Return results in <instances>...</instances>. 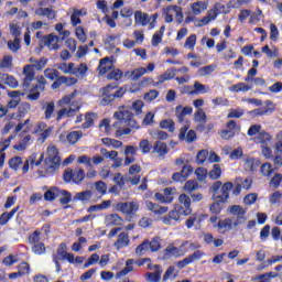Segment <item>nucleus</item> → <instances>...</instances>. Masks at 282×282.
Instances as JSON below:
<instances>
[{
    "mask_svg": "<svg viewBox=\"0 0 282 282\" xmlns=\"http://www.w3.org/2000/svg\"><path fill=\"white\" fill-rule=\"evenodd\" d=\"M116 122L112 124L116 131V138H122V135H130L131 129H138V121L133 119V112L127 107L122 106L119 111L113 113Z\"/></svg>",
    "mask_w": 282,
    "mask_h": 282,
    "instance_id": "nucleus-1",
    "label": "nucleus"
},
{
    "mask_svg": "<svg viewBox=\"0 0 282 282\" xmlns=\"http://www.w3.org/2000/svg\"><path fill=\"white\" fill-rule=\"evenodd\" d=\"M227 213L229 215H232L236 217L235 221H232V218H225L218 220L216 225H214V228H218L221 232H230L232 228H237V226H241V224H245L246 219V208H243L241 205H231L227 208Z\"/></svg>",
    "mask_w": 282,
    "mask_h": 282,
    "instance_id": "nucleus-2",
    "label": "nucleus"
},
{
    "mask_svg": "<svg viewBox=\"0 0 282 282\" xmlns=\"http://www.w3.org/2000/svg\"><path fill=\"white\" fill-rule=\"evenodd\" d=\"M101 99L100 105L102 107H109L112 102L120 98H124L127 94V87L121 86L118 88L117 83L108 84L105 87L100 88Z\"/></svg>",
    "mask_w": 282,
    "mask_h": 282,
    "instance_id": "nucleus-3",
    "label": "nucleus"
},
{
    "mask_svg": "<svg viewBox=\"0 0 282 282\" xmlns=\"http://www.w3.org/2000/svg\"><path fill=\"white\" fill-rule=\"evenodd\" d=\"M48 61L47 57H41L35 64H28L23 67L22 74L24 78L22 80V89L24 91L30 89V85H32V80H34V77L36 76L34 69L41 72L47 65Z\"/></svg>",
    "mask_w": 282,
    "mask_h": 282,
    "instance_id": "nucleus-4",
    "label": "nucleus"
},
{
    "mask_svg": "<svg viewBox=\"0 0 282 282\" xmlns=\"http://www.w3.org/2000/svg\"><path fill=\"white\" fill-rule=\"evenodd\" d=\"M234 186L232 182H226L221 187V194L219 196H212V199H214V203L209 206L212 215H221V210H224L223 204L230 199V191H232Z\"/></svg>",
    "mask_w": 282,
    "mask_h": 282,
    "instance_id": "nucleus-5",
    "label": "nucleus"
},
{
    "mask_svg": "<svg viewBox=\"0 0 282 282\" xmlns=\"http://www.w3.org/2000/svg\"><path fill=\"white\" fill-rule=\"evenodd\" d=\"M85 170L80 166H76L75 169L67 167L63 173V180L65 184H83L85 180Z\"/></svg>",
    "mask_w": 282,
    "mask_h": 282,
    "instance_id": "nucleus-6",
    "label": "nucleus"
},
{
    "mask_svg": "<svg viewBox=\"0 0 282 282\" xmlns=\"http://www.w3.org/2000/svg\"><path fill=\"white\" fill-rule=\"evenodd\" d=\"M186 246H188V241H184L181 243L180 247H175L174 243H170L164 250H163V260L169 261V259H180V257H184L188 249H185Z\"/></svg>",
    "mask_w": 282,
    "mask_h": 282,
    "instance_id": "nucleus-7",
    "label": "nucleus"
},
{
    "mask_svg": "<svg viewBox=\"0 0 282 282\" xmlns=\"http://www.w3.org/2000/svg\"><path fill=\"white\" fill-rule=\"evenodd\" d=\"M183 217H186V212H184V206L175 205L172 210L169 212L166 216H163L161 220L165 226H175L177 221Z\"/></svg>",
    "mask_w": 282,
    "mask_h": 282,
    "instance_id": "nucleus-8",
    "label": "nucleus"
},
{
    "mask_svg": "<svg viewBox=\"0 0 282 282\" xmlns=\"http://www.w3.org/2000/svg\"><path fill=\"white\" fill-rule=\"evenodd\" d=\"M48 156L45 159V164L48 166V171H54L61 166V156H58V148L55 145L48 147Z\"/></svg>",
    "mask_w": 282,
    "mask_h": 282,
    "instance_id": "nucleus-9",
    "label": "nucleus"
},
{
    "mask_svg": "<svg viewBox=\"0 0 282 282\" xmlns=\"http://www.w3.org/2000/svg\"><path fill=\"white\" fill-rule=\"evenodd\" d=\"M140 205L135 202H124V203H117L115 205V210L122 213L123 215H134L138 213Z\"/></svg>",
    "mask_w": 282,
    "mask_h": 282,
    "instance_id": "nucleus-10",
    "label": "nucleus"
},
{
    "mask_svg": "<svg viewBox=\"0 0 282 282\" xmlns=\"http://www.w3.org/2000/svg\"><path fill=\"white\" fill-rule=\"evenodd\" d=\"M70 107H74V108H69V109L63 108L57 111V117H56L57 122H61V120H63L65 117L74 118V116H76V112L80 111V106L78 105V101H72Z\"/></svg>",
    "mask_w": 282,
    "mask_h": 282,
    "instance_id": "nucleus-11",
    "label": "nucleus"
},
{
    "mask_svg": "<svg viewBox=\"0 0 282 282\" xmlns=\"http://www.w3.org/2000/svg\"><path fill=\"white\" fill-rule=\"evenodd\" d=\"M173 191H175V188L165 187L163 189V194L156 192L154 194V198L156 199V202H159V204H173V199H175V196H173Z\"/></svg>",
    "mask_w": 282,
    "mask_h": 282,
    "instance_id": "nucleus-12",
    "label": "nucleus"
},
{
    "mask_svg": "<svg viewBox=\"0 0 282 282\" xmlns=\"http://www.w3.org/2000/svg\"><path fill=\"white\" fill-rule=\"evenodd\" d=\"M204 254H206V253H204V251L196 250L192 254H189L188 257H186L183 260L178 261L176 263V267L180 270H184V268H186V265H191V263H195V261H199V259H202V257H204Z\"/></svg>",
    "mask_w": 282,
    "mask_h": 282,
    "instance_id": "nucleus-13",
    "label": "nucleus"
},
{
    "mask_svg": "<svg viewBox=\"0 0 282 282\" xmlns=\"http://www.w3.org/2000/svg\"><path fill=\"white\" fill-rule=\"evenodd\" d=\"M83 137V131H72L66 137L65 134H59V142L74 147V144H77L78 140H80Z\"/></svg>",
    "mask_w": 282,
    "mask_h": 282,
    "instance_id": "nucleus-14",
    "label": "nucleus"
},
{
    "mask_svg": "<svg viewBox=\"0 0 282 282\" xmlns=\"http://www.w3.org/2000/svg\"><path fill=\"white\" fill-rule=\"evenodd\" d=\"M61 37L54 34H48L41 40V47H47L50 51L58 50V41Z\"/></svg>",
    "mask_w": 282,
    "mask_h": 282,
    "instance_id": "nucleus-15",
    "label": "nucleus"
},
{
    "mask_svg": "<svg viewBox=\"0 0 282 282\" xmlns=\"http://www.w3.org/2000/svg\"><path fill=\"white\" fill-rule=\"evenodd\" d=\"M129 243H131V239H129V234L121 232L118 235V239L113 243V248H116V250H122V248H129Z\"/></svg>",
    "mask_w": 282,
    "mask_h": 282,
    "instance_id": "nucleus-16",
    "label": "nucleus"
},
{
    "mask_svg": "<svg viewBox=\"0 0 282 282\" xmlns=\"http://www.w3.org/2000/svg\"><path fill=\"white\" fill-rule=\"evenodd\" d=\"M175 113H176V118L178 120V122H184V118H186V116H191L193 113V107H188V106H182L178 105L175 108Z\"/></svg>",
    "mask_w": 282,
    "mask_h": 282,
    "instance_id": "nucleus-17",
    "label": "nucleus"
},
{
    "mask_svg": "<svg viewBox=\"0 0 282 282\" xmlns=\"http://www.w3.org/2000/svg\"><path fill=\"white\" fill-rule=\"evenodd\" d=\"M145 206L148 210H151V213H154V215H165V213H169V207L160 206L151 200H147Z\"/></svg>",
    "mask_w": 282,
    "mask_h": 282,
    "instance_id": "nucleus-18",
    "label": "nucleus"
},
{
    "mask_svg": "<svg viewBox=\"0 0 282 282\" xmlns=\"http://www.w3.org/2000/svg\"><path fill=\"white\" fill-rule=\"evenodd\" d=\"M134 22L137 25H142V28H147V25L151 23V18H149V13H144L142 11H135Z\"/></svg>",
    "mask_w": 282,
    "mask_h": 282,
    "instance_id": "nucleus-19",
    "label": "nucleus"
},
{
    "mask_svg": "<svg viewBox=\"0 0 282 282\" xmlns=\"http://www.w3.org/2000/svg\"><path fill=\"white\" fill-rule=\"evenodd\" d=\"M152 153H156L159 158L169 155V145L162 141H156L152 148Z\"/></svg>",
    "mask_w": 282,
    "mask_h": 282,
    "instance_id": "nucleus-20",
    "label": "nucleus"
},
{
    "mask_svg": "<svg viewBox=\"0 0 282 282\" xmlns=\"http://www.w3.org/2000/svg\"><path fill=\"white\" fill-rule=\"evenodd\" d=\"M111 67H113V64H111V61L109 57H104L99 62V66L97 69L99 70V76H105L108 72H111Z\"/></svg>",
    "mask_w": 282,
    "mask_h": 282,
    "instance_id": "nucleus-21",
    "label": "nucleus"
},
{
    "mask_svg": "<svg viewBox=\"0 0 282 282\" xmlns=\"http://www.w3.org/2000/svg\"><path fill=\"white\" fill-rule=\"evenodd\" d=\"M36 17H46L48 21H54L56 19V11L52 8H39L35 10Z\"/></svg>",
    "mask_w": 282,
    "mask_h": 282,
    "instance_id": "nucleus-22",
    "label": "nucleus"
},
{
    "mask_svg": "<svg viewBox=\"0 0 282 282\" xmlns=\"http://www.w3.org/2000/svg\"><path fill=\"white\" fill-rule=\"evenodd\" d=\"M178 202L184 206L183 212H185V217H188V215L193 213V209L191 208V197L186 194H181L178 196Z\"/></svg>",
    "mask_w": 282,
    "mask_h": 282,
    "instance_id": "nucleus-23",
    "label": "nucleus"
},
{
    "mask_svg": "<svg viewBox=\"0 0 282 282\" xmlns=\"http://www.w3.org/2000/svg\"><path fill=\"white\" fill-rule=\"evenodd\" d=\"M124 220L118 214H110L105 217L106 226H122Z\"/></svg>",
    "mask_w": 282,
    "mask_h": 282,
    "instance_id": "nucleus-24",
    "label": "nucleus"
},
{
    "mask_svg": "<svg viewBox=\"0 0 282 282\" xmlns=\"http://www.w3.org/2000/svg\"><path fill=\"white\" fill-rule=\"evenodd\" d=\"M57 197H61V188L59 187L52 186V187H50V189H47L44 193L45 202H54V199H57Z\"/></svg>",
    "mask_w": 282,
    "mask_h": 282,
    "instance_id": "nucleus-25",
    "label": "nucleus"
},
{
    "mask_svg": "<svg viewBox=\"0 0 282 282\" xmlns=\"http://www.w3.org/2000/svg\"><path fill=\"white\" fill-rule=\"evenodd\" d=\"M193 14L198 17V14L203 13L204 11L208 10V2L207 1H196L191 6Z\"/></svg>",
    "mask_w": 282,
    "mask_h": 282,
    "instance_id": "nucleus-26",
    "label": "nucleus"
},
{
    "mask_svg": "<svg viewBox=\"0 0 282 282\" xmlns=\"http://www.w3.org/2000/svg\"><path fill=\"white\" fill-rule=\"evenodd\" d=\"M135 263L134 259H128L126 261V267L117 272V279H122V276H127V274H129V272H133V264Z\"/></svg>",
    "mask_w": 282,
    "mask_h": 282,
    "instance_id": "nucleus-27",
    "label": "nucleus"
},
{
    "mask_svg": "<svg viewBox=\"0 0 282 282\" xmlns=\"http://www.w3.org/2000/svg\"><path fill=\"white\" fill-rule=\"evenodd\" d=\"M274 107L272 108H258L254 110L249 111L248 113L251 116V118H259V116H268V113H274Z\"/></svg>",
    "mask_w": 282,
    "mask_h": 282,
    "instance_id": "nucleus-28",
    "label": "nucleus"
},
{
    "mask_svg": "<svg viewBox=\"0 0 282 282\" xmlns=\"http://www.w3.org/2000/svg\"><path fill=\"white\" fill-rule=\"evenodd\" d=\"M17 213H19V206L13 208L11 212L2 213L0 215V226H6V224H8V221H10V219L17 215Z\"/></svg>",
    "mask_w": 282,
    "mask_h": 282,
    "instance_id": "nucleus-29",
    "label": "nucleus"
},
{
    "mask_svg": "<svg viewBox=\"0 0 282 282\" xmlns=\"http://www.w3.org/2000/svg\"><path fill=\"white\" fill-rule=\"evenodd\" d=\"M260 164H261V161H259V159L247 158L245 160V166L248 169V171L250 173H254V171H257V169H259Z\"/></svg>",
    "mask_w": 282,
    "mask_h": 282,
    "instance_id": "nucleus-30",
    "label": "nucleus"
},
{
    "mask_svg": "<svg viewBox=\"0 0 282 282\" xmlns=\"http://www.w3.org/2000/svg\"><path fill=\"white\" fill-rule=\"evenodd\" d=\"M45 116V120L52 119V116H54V111L56 109V105L54 101H48L42 107Z\"/></svg>",
    "mask_w": 282,
    "mask_h": 282,
    "instance_id": "nucleus-31",
    "label": "nucleus"
},
{
    "mask_svg": "<svg viewBox=\"0 0 282 282\" xmlns=\"http://www.w3.org/2000/svg\"><path fill=\"white\" fill-rule=\"evenodd\" d=\"M177 76V68H169L163 75H160L159 83H166V80H173Z\"/></svg>",
    "mask_w": 282,
    "mask_h": 282,
    "instance_id": "nucleus-32",
    "label": "nucleus"
},
{
    "mask_svg": "<svg viewBox=\"0 0 282 282\" xmlns=\"http://www.w3.org/2000/svg\"><path fill=\"white\" fill-rule=\"evenodd\" d=\"M165 30H166V26L162 25L160 30L153 34L152 42H151L153 47H158V45L162 43V39L164 36Z\"/></svg>",
    "mask_w": 282,
    "mask_h": 282,
    "instance_id": "nucleus-33",
    "label": "nucleus"
},
{
    "mask_svg": "<svg viewBox=\"0 0 282 282\" xmlns=\"http://www.w3.org/2000/svg\"><path fill=\"white\" fill-rule=\"evenodd\" d=\"M274 171L276 170L272 167L270 162L263 163L260 167V173L263 177H272Z\"/></svg>",
    "mask_w": 282,
    "mask_h": 282,
    "instance_id": "nucleus-34",
    "label": "nucleus"
},
{
    "mask_svg": "<svg viewBox=\"0 0 282 282\" xmlns=\"http://www.w3.org/2000/svg\"><path fill=\"white\" fill-rule=\"evenodd\" d=\"M95 112H86L85 113V122L82 124V129H91L94 127V121L96 120Z\"/></svg>",
    "mask_w": 282,
    "mask_h": 282,
    "instance_id": "nucleus-35",
    "label": "nucleus"
},
{
    "mask_svg": "<svg viewBox=\"0 0 282 282\" xmlns=\"http://www.w3.org/2000/svg\"><path fill=\"white\" fill-rule=\"evenodd\" d=\"M93 195L94 194L89 189L84 191V192H78L74 196V202H89V199H91Z\"/></svg>",
    "mask_w": 282,
    "mask_h": 282,
    "instance_id": "nucleus-36",
    "label": "nucleus"
},
{
    "mask_svg": "<svg viewBox=\"0 0 282 282\" xmlns=\"http://www.w3.org/2000/svg\"><path fill=\"white\" fill-rule=\"evenodd\" d=\"M72 202V193L67 189H59V204L67 206Z\"/></svg>",
    "mask_w": 282,
    "mask_h": 282,
    "instance_id": "nucleus-37",
    "label": "nucleus"
},
{
    "mask_svg": "<svg viewBox=\"0 0 282 282\" xmlns=\"http://www.w3.org/2000/svg\"><path fill=\"white\" fill-rule=\"evenodd\" d=\"M30 109H32V106L28 101H20V105L18 106V116L19 118H24L26 113H30Z\"/></svg>",
    "mask_w": 282,
    "mask_h": 282,
    "instance_id": "nucleus-38",
    "label": "nucleus"
},
{
    "mask_svg": "<svg viewBox=\"0 0 282 282\" xmlns=\"http://www.w3.org/2000/svg\"><path fill=\"white\" fill-rule=\"evenodd\" d=\"M148 246L152 252H158L162 248V238L154 237L151 241L148 240Z\"/></svg>",
    "mask_w": 282,
    "mask_h": 282,
    "instance_id": "nucleus-39",
    "label": "nucleus"
},
{
    "mask_svg": "<svg viewBox=\"0 0 282 282\" xmlns=\"http://www.w3.org/2000/svg\"><path fill=\"white\" fill-rule=\"evenodd\" d=\"M229 89L235 94H239V91H250V89H252V86L246 83H238L236 85H232Z\"/></svg>",
    "mask_w": 282,
    "mask_h": 282,
    "instance_id": "nucleus-40",
    "label": "nucleus"
},
{
    "mask_svg": "<svg viewBox=\"0 0 282 282\" xmlns=\"http://www.w3.org/2000/svg\"><path fill=\"white\" fill-rule=\"evenodd\" d=\"M160 129H167L170 133L175 131V121L173 119L161 120L159 124Z\"/></svg>",
    "mask_w": 282,
    "mask_h": 282,
    "instance_id": "nucleus-41",
    "label": "nucleus"
},
{
    "mask_svg": "<svg viewBox=\"0 0 282 282\" xmlns=\"http://www.w3.org/2000/svg\"><path fill=\"white\" fill-rule=\"evenodd\" d=\"M207 174L209 180H219V177H221V165L214 164L213 170H210Z\"/></svg>",
    "mask_w": 282,
    "mask_h": 282,
    "instance_id": "nucleus-42",
    "label": "nucleus"
},
{
    "mask_svg": "<svg viewBox=\"0 0 282 282\" xmlns=\"http://www.w3.org/2000/svg\"><path fill=\"white\" fill-rule=\"evenodd\" d=\"M139 149L141 153H143V155H147V153H151V149L153 150V145L151 144V142H149V140L142 139L139 142Z\"/></svg>",
    "mask_w": 282,
    "mask_h": 282,
    "instance_id": "nucleus-43",
    "label": "nucleus"
},
{
    "mask_svg": "<svg viewBox=\"0 0 282 282\" xmlns=\"http://www.w3.org/2000/svg\"><path fill=\"white\" fill-rule=\"evenodd\" d=\"M101 142L105 144V147H112V149H120V147H122V141L111 138H104L101 139Z\"/></svg>",
    "mask_w": 282,
    "mask_h": 282,
    "instance_id": "nucleus-44",
    "label": "nucleus"
},
{
    "mask_svg": "<svg viewBox=\"0 0 282 282\" xmlns=\"http://www.w3.org/2000/svg\"><path fill=\"white\" fill-rule=\"evenodd\" d=\"M224 187V183L221 181H216L209 187V193H213L212 197H219V188L221 193V188Z\"/></svg>",
    "mask_w": 282,
    "mask_h": 282,
    "instance_id": "nucleus-45",
    "label": "nucleus"
},
{
    "mask_svg": "<svg viewBox=\"0 0 282 282\" xmlns=\"http://www.w3.org/2000/svg\"><path fill=\"white\" fill-rule=\"evenodd\" d=\"M183 188L185 193H193V191H197V188H199V183L195 180H189L185 182Z\"/></svg>",
    "mask_w": 282,
    "mask_h": 282,
    "instance_id": "nucleus-46",
    "label": "nucleus"
},
{
    "mask_svg": "<svg viewBox=\"0 0 282 282\" xmlns=\"http://www.w3.org/2000/svg\"><path fill=\"white\" fill-rule=\"evenodd\" d=\"M282 183V174L281 173H275L270 182H269V186L270 188H279L281 186Z\"/></svg>",
    "mask_w": 282,
    "mask_h": 282,
    "instance_id": "nucleus-47",
    "label": "nucleus"
},
{
    "mask_svg": "<svg viewBox=\"0 0 282 282\" xmlns=\"http://www.w3.org/2000/svg\"><path fill=\"white\" fill-rule=\"evenodd\" d=\"M45 78H48V80H56L61 76V73L56 68H46L44 70Z\"/></svg>",
    "mask_w": 282,
    "mask_h": 282,
    "instance_id": "nucleus-48",
    "label": "nucleus"
},
{
    "mask_svg": "<svg viewBox=\"0 0 282 282\" xmlns=\"http://www.w3.org/2000/svg\"><path fill=\"white\" fill-rule=\"evenodd\" d=\"M80 14H83V11L75 10L70 15V23L73 28H76V25H80L83 23V20H80Z\"/></svg>",
    "mask_w": 282,
    "mask_h": 282,
    "instance_id": "nucleus-49",
    "label": "nucleus"
},
{
    "mask_svg": "<svg viewBox=\"0 0 282 282\" xmlns=\"http://www.w3.org/2000/svg\"><path fill=\"white\" fill-rule=\"evenodd\" d=\"M58 69L63 72V74H76V68H74V63H62L58 66Z\"/></svg>",
    "mask_w": 282,
    "mask_h": 282,
    "instance_id": "nucleus-50",
    "label": "nucleus"
},
{
    "mask_svg": "<svg viewBox=\"0 0 282 282\" xmlns=\"http://www.w3.org/2000/svg\"><path fill=\"white\" fill-rule=\"evenodd\" d=\"M122 76H124V73L120 70V68L112 69L108 75V80H122Z\"/></svg>",
    "mask_w": 282,
    "mask_h": 282,
    "instance_id": "nucleus-51",
    "label": "nucleus"
},
{
    "mask_svg": "<svg viewBox=\"0 0 282 282\" xmlns=\"http://www.w3.org/2000/svg\"><path fill=\"white\" fill-rule=\"evenodd\" d=\"M75 35L78 39L80 43H86L87 42V33H85V28L83 26H77L75 29Z\"/></svg>",
    "mask_w": 282,
    "mask_h": 282,
    "instance_id": "nucleus-52",
    "label": "nucleus"
},
{
    "mask_svg": "<svg viewBox=\"0 0 282 282\" xmlns=\"http://www.w3.org/2000/svg\"><path fill=\"white\" fill-rule=\"evenodd\" d=\"M147 74V68L139 67L137 69H133L130 74L131 80H138V78H142Z\"/></svg>",
    "mask_w": 282,
    "mask_h": 282,
    "instance_id": "nucleus-53",
    "label": "nucleus"
},
{
    "mask_svg": "<svg viewBox=\"0 0 282 282\" xmlns=\"http://www.w3.org/2000/svg\"><path fill=\"white\" fill-rule=\"evenodd\" d=\"M23 164V159L21 156H15L9 160V166L13 171H19V166Z\"/></svg>",
    "mask_w": 282,
    "mask_h": 282,
    "instance_id": "nucleus-54",
    "label": "nucleus"
},
{
    "mask_svg": "<svg viewBox=\"0 0 282 282\" xmlns=\"http://www.w3.org/2000/svg\"><path fill=\"white\" fill-rule=\"evenodd\" d=\"M112 181L117 186H119L120 189L124 188V184H127V178L122 175V173L115 174Z\"/></svg>",
    "mask_w": 282,
    "mask_h": 282,
    "instance_id": "nucleus-55",
    "label": "nucleus"
},
{
    "mask_svg": "<svg viewBox=\"0 0 282 282\" xmlns=\"http://www.w3.org/2000/svg\"><path fill=\"white\" fill-rule=\"evenodd\" d=\"M261 17H263V11L261 9H257V12L250 13L249 23H259V21H261Z\"/></svg>",
    "mask_w": 282,
    "mask_h": 282,
    "instance_id": "nucleus-56",
    "label": "nucleus"
},
{
    "mask_svg": "<svg viewBox=\"0 0 282 282\" xmlns=\"http://www.w3.org/2000/svg\"><path fill=\"white\" fill-rule=\"evenodd\" d=\"M195 175L198 182H204V180L208 177V170H206L205 167H197L195 170Z\"/></svg>",
    "mask_w": 282,
    "mask_h": 282,
    "instance_id": "nucleus-57",
    "label": "nucleus"
},
{
    "mask_svg": "<svg viewBox=\"0 0 282 282\" xmlns=\"http://www.w3.org/2000/svg\"><path fill=\"white\" fill-rule=\"evenodd\" d=\"M195 45H197V35L192 34L186 39L184 47H188V50H195Z\"/></svg>",
    "mask_w": 282,
    "mask_h": 282,
    "instance_id": "nucleus-58",
    "label": "nucleus"
},
{
    "mask_svg": "<svg viewBox=\"0 0 282 282\" xmlns=\"http://www.w3.org/2000/svg\"><path fill=\"white\" fill-rule=\"evenodd\" d=\"M4 83L8 87H11V89H17V87H19V82L11 75H4Z\"/></svg>",
    "mask_w": 282,
    "mask_h": 282,
    "instance_id": "nucleus-59",
    "label": "nucleus"
},
{
    "mask_svg": "<svg viewBox=\"0 0 282 282\" xmlns=\"http://www.w3.org/2000/svg\"><path fill=\"white\" fill-rule=\"evenodd\" d=\"M18 272L22 276H26V274H30V263L23 261L18 265Z\"/></svg>",
    "mask_w": 282,
    "mask_h": 282,
    "instance_id": "nucleus-60",
    "label": "nucleus"
},
{
    "mask_svg": "<svg viewBox=\"0 0 282 282\" xmlns=\"http://www.w3.org/2000/svg\"><path fill=\"white\" fill-rule=\"evenodd\" d=\"M32 252H34V254H45L46 249H45V243L43 242H36L33 247H32Z\"/></svg>",
    "mask_w": 282,
    "mask_h": 282,
    "instance_id": "nucleus-61",
    "label": "nucleus"
},
{
    "mask_svg": "<svg viewBox=\"0 0 282 282\" xmlns=\"http://www.w3.org/2000/svg\"><path fill=\"white\" fill-rule=\"evenodd\" d=\"M208 160V150H200L196 155V163L204 164Z\"/></svg>",
    "mask_w": 282,
    "mask_h": 282,
    "instance_id": "nucleus-62",
    "label": "nucleus"
},
{
    "mask_svg": "<svg viewBox=\"0 0 282 282\" xmlns=\"http://www.w3.org/2000/svg\"><path fill=\"white\" fill-rule=\"evenodd\" d=\"M194 119L196 122H206V112L204 109L198 108L197 111L194 113Z\"/></svg>",
    "mask_w": 282,
    "mask_h": 282,
    "instance_id": "nucleus-63",
    "label": "nucleus"
},
{
    "mask_svg": "<svg viewBox=\"0 0 282 282\" xmlns=\"http://www.w3.org/2000/svg\"><path fill=\"white\" fill-rule=\"evenodd\" d=\"M243 109L238 108V109H230L229 113L227 115V118H241L243 117Z\"/></svg>",
    "mask_w": 282,
    "mask_h": 282,
    "instance_id": "nucleus-64",
    "label": "nucleus"
}]
</instances>
